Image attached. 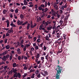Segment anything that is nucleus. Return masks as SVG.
Masks as SVG:
<instances>
[{
  "mask_svg": "<svg viewBox=\"0 0 79 79\" xmlns=\"http://www.w3.org/2000/svg\"><path fill=\"white\" fill-rule=\"evenodd\" d=\"M62 67H60V65H57L55 69L56 71V79H59L60 77V74L61 73L62 70H63Z\"/></svg>",
  "mask_w": 79,
  "mask_h": 79,
  "instance_id": "nucleus-1",
  "label": "nucleus"
},
{
  "mask_svg": "<svg viewBox=\"0 0 79 79\" xmlns=\"http://www.w3.org/2000/svg\"><path fill=\"white\" fill-rule=\"evenodd\" d=\"M46 15V13L44 12H42V13L41 14V18L43 19H45V16Z\"/></svg>",
  "mask_w": 79,
  "mask_h": 79,
  "instance_id": "nucleus-2",
  "label": "nucleus"
},
{
  "mask_svg": "<svg viewBox=\"0 0 79 79\" xmlns=\"http://www.w3.org/2000/svg\"><path fill=\"white\" fill-rule=\"evenodd\" d=\"M7 60L6 57L5 56H4L2 58V60H3L4 62H6Z\"/></svg>",
  "mask_w": 79,
  "mask_h": 79,
  "instance_id": "nucleus-3",
  "label": "nucleus"
},
{
  "mask_svg": "<svg viewBox=\"0 0 79 79\" xmlns=\"http://www.w3.org/2000/svg\"><path fill=\"white\" fill-rule=\"evenodd\" d=\"M21 77V74L20 73H18L16 76V78H18H18H20Z\"/></svg>",
  "mask_w": 79,
  "mask_h": 79,
  "instance_id": "nucleus-4",
  "label": "nucleus"
},
{
  "mask_svg": "<svg viewBox=\"0 0 79 79\" xmlns=\"http://www.w3.org/2000/svg\"><path fill=\"white\" fill-rule=\"evenodd\" d=\"M6 23H7V27H8L9 25V20H6Z\"/></svg>",
  "mask_w": 79,
  "mask_h": 79,
  "instance_id": "nucleus-5",
  "label": "nucleus"
},
{
  "mask_svg": "<svg viewBox=\"0 0 79 79\" xmlns=\"http://www.w3.org/2000/svg\"><path fill=\"white\" fill-rule=\"evenodd\" d=\"M54 7L55 9L56 10H58V6L57 5L55 4L54 6Z\"/></svg>",
  "mask_w": 79,
  "mask_h": 79,
  "instance_id": "nucleus-6",
  "label": "nucleus"
},
{
  "mask_svg": "<svg viewBox=\"0 0 79 79\" xmlns=\"http://www.w3.org/2000/svg\"><path fill=\"white\" fill-rule=\"evenodd\" d=\"M51 22H49V21H47V22H45V24L46 25V26H47L48 25V24H51Z\"/></svg>",
  "mask_w": 79,
  "mask_h": 79,
  "instance_id": "nucleus-7",
  "label": "nucleus"
},
{
  "mask_svg": "<svg viewBox=\"0 0 79 79\" xmlns=\"http://www.w3.org/2000/svg\"><path fill=\"white\" fill-rule=\"evenodd\" d=\"M41 20V17H39V18H37V20H36V21L37 22H39V21H40Z\"/></svg>",
  "mask_w": 79,
  "mask_h": 79,
  "instance_id": "nucleus-8",
  "label": "nucleus"
},
{
  "mask_svg": "<svg viewBox=\"0 0 79 79\" xmlns=\"http://www.w3.org/2000/svg\"><path fill=\"white\" fill-rule=\"evenodd\" d=\"M52 28V29H53V30H58L57 27H56V26H55V25H53Z\"/></svg>",
  "mask_w": 79,
  "mask_h": 79,
  "instance_id": "nucleus-9",
  "label": "nucleus"
},
{
  "mask_svg": "<svg viewBox=\"0 0 79 79\" xmlns=\"http://www.w3.org/2000/svg\"><path fill=\"white\" fill-rule=\"evenodd\" d=\"M12 72H14V73H17V72L18 71V70H17L16 69H13V70L12 69Z\"/></svg>",
  "mask_w": 79,
  "mask_h": 79,
  "instance_id": "nucleus-10",
  "label": "nucleus"
},
{
  "mask_svg": "<svg viewBox=\"0 0 79 79\" xmlns=\"http://www.w3.org/2000/svg\"><path fill=\"white\" fill-rule=\"evenodd\" d=\"M10 25L13 27H17L16 25H15V24H13V23H11L10 24Z\"/></svg>",
  "mask_w": 79,
  "mask_h": 79,
  "instance_id": "nucleus-11",
  "label": "nucleus"
},
{
  "mask_svg": "<svg viewBox=\"0 0 79 79\" xmlns=\"http://www.w3.org/2000/svg\"><path fill=\"white\" fill-rule=\"evenodd\" d=\"M52 28V27H47V29L48 31H50Z\"/></svg>",
  "mask_w": 79,
  "mask_h": 79,
  "instance_id": "nucleus-12",
  "label": "nucleus"
},
{
  "mask_svg": "<svg viewBox=\"0 0 79 79\" xmlns=\"http://www.w3.org/2000/svg\"><path fill=\"white\" fill-rule=\"evenodd\" d=\"M7 12V10L6 9H4V10H3V14L5 15Z\"/></svg>",
  "mask_w": 79,
  "mask_h": 79,
  "instance_id": "nucleus-13",
  "label": "nucleus"
},
{
  "mask_svg": "<svg viewBox=\"0 0 79 79\" xmlns=\"http://www.w3.org/2000/svg\"><path fill=\"white\" fill-rule=\"evenodd\" d=\"M23 3L24 5H27L28 3L27 2V1L26 0H23Z\"/></svg>",
  "mask_w": 79,
  "mask_h": 79,
  "instance_id": "nucleus-14",
  "label": "nucleus"
},
{
  "mask_svg": "<svg viewBox=\"0 0 79 79\" xmlns=\"http://www.w3.org/2000/svg\"><path fill=\"white\" fill-rule=\"evenodd\" d=\"M17 65L15 63H14L13 64V67H15V68L16 67H17Z\"/></svg>",
  "mask_w": 79,
  "mask_h": 79,
  "instance_id": "nucleus-15",
  "label": "nucleus"
},
{
  "mask_svg": "<svg viewBox=\"0 0 79 79\" xmlns=\"http://www.w3.org/2000/svg\"><path fill=\"white\" fill-rule=\"evenodd\" d=\"M28 23V22L27 21L25 22L24 23H23V24H22V25H21V26H24L25 24H27Z\"/></svg>",
  "mask_w": 79,
  "mask_h": 79,
  "instance_id": "nucleus-16",
  "label": "nucleus"
},
{
  "mask_svg": "<svg viewBox=\"0 0 79 79\" xmlns=\"http://www.w3.org/2000/svg\"><path fill=\"white\" fill-rule=\"evenodd\" d=\"M36 56L35 57L36 58H39L40 57V54L39 53H37Z\"/></svg>",
  "mask_w": 79,
  "mask_h": 79,
  "instance_id": "nucleus-17",
  "label": "nucleus"
},
{
  "mask_svg": "<svg viewBox=\"0 0 79 79\" xmlns=\"http://www.w3.org/2000/svg\"><path fill=\"white\" fill-rule=\"evenodd\" d=\"M20 23H21V22L20 20H18V21H17V24H18V25H21Z\"/></svg>",
  "mask_w": 79,
  "mask_h": 79,
  "instance_id": "nucleus-18",
  "label": "nucleus"
},
{
  "mask_svg": "<svg viewBox=\"0 0 79 79\" xmlns=\"http://www.w3.org/2000/svg\"><path fill=\"white\" fill-rule=\"evenodd\" d=\"M10 48V46H9V45H7L6 46V48L7 49H9Z\"/></svg>",
  "mask_w": 79,
  "mask_h": 79,
  "instance_id": "nucleus-19",
  "label": "nucleus"
},
{
  "mask_svg": "<svg viewBox=\"0 0 79 79\" xmlns=\"http://www.w3.org/2000/svg\"><path fill=\"white\" fill-rule=\"evenodd\" d=\"M35 74H32L31 77V78H34L35 77Z\"/></svg>",
  "mask_w": 79,
  "mask_h": 79,
  "instance_id": "nucleus-20",
  "label": "nucleus"
},
{
  "mask_svg": "<svg viewBox=\"0 0 79 79\" xmlns=\"http://www.w3.org/2000/svg\"><path fill=\"white\" fill-rule=\"evenodd\" d=\"M30 23H28L27 26V29L29 30V27H30Z\"/></svg>",
  "mask_w": 79,
  "mask_h": 79,
  "instance_id": "nucleus-21",
  "label": "nucleus"
},
{
  "mask_svg": "<svg viewBox=\"0 0 79 79\" xmlns=\"http://www.w3.org/2000/svg\"><path fill=\"white\" fill-rule=\"evenodd\" d=\"M23 43H24V40H22L20 41V45L23 44Z\"/></svg>",
  "mask_w": 79,
  "mask_h": 79,
  "instance_id": "nucleus-22",
  "label": "nucleus"
},
{
  "mask_svg": "<svg viewBox=\"0 0 79 79\" xmlns=\"http://www.w3.org/2000/svg\"><path fill=\"white\" fill-rule=\"evenodd\" d=\"M23 17H24V15L23 14H21L20 16V18H21V19H23Z\"/></svg>",
  "mask_w": 79,
  "mask_h": 79,
  "instance_id": "nucleus-23",
  "label": "nucleus"
},
{
  "mask_svg": "<svg viewBox=\"0 0 79 79\" xmlns=\"http://www.w3.org/2000/svg\"><path fill=\"white\" fill-rule=\"evenodd\" d=\"M6 55V54H5V52H3V53H2L0 54V56H2L5 55Z\"/></svg>",
  "mask_w": 79,
  "mask_h": 79,
  "instance_id": "nucleus-24",
  "label": "nucleus"
},
{
  "mask_svg": "<svg viewBox=\"0 0 79 79\" xmlns=\"http://www.w3.org/2000/svg\"><path fill=\"white\" fill-rule=\"evenodd\" d=\"M26 46L25 45L24 46V48H23V51L24 52H25L26 50Z\"/></svg>",
  "mask_w": 79,
  "mask_h": 79,
  "instance_id": "nucleus-25",
  "label": "nucleus"
},
{
  "mask_svg": "<svg viewBox=\"0 0 79 79\" xmlns=\"http://www.w3.org/2000/svg\"><path fill=\"white\" fill-rule=\"evenodd\" d=\"M41 44H40V47L42 48V49H43V45L44 44V43H41Z\"/></svg>",
  "mask_w": 79,
  "mask_h": 79,
  "instance_id": "nucleus-26",
  "label": "nucleus"
},
{
  "mask_svg": "<svg viewBox=\"0 0 79 79\" xmlns=\"http://www.w3.org/2000/svg\"><path fill=\"white\" fill-rule=\"evenodd\" d=\"M37 38L36 36H35V37H34L33 38V41L35 42L36 41V40L37 39Z\"/></svg>",
  "mask_w": 79,
  "mask_h": 79,
  "instance_id": "nucleus-27",
  "label": "nucleus"
},
{
  "mask_svg": "<svg viewBox=\"0 0 79 79\" xmlns=\"http://www.w3.org/2000/svg\"><path fill=\"white\" fill-rule=\"evenodd\" d=\"M46 40H49V37H48V36H46Z\"/></svg>",
  "mask_w": 79,
  "mask_h": 79,
  "instance_id": "nucleus-28",
  "label": "nucleus"
},
{
  "mask_svg": "<svg viewBox=\"0 0 79 79\" xmlns=\"http://www.w3.org/2000/svg\"><path fill=\"white\" fill-rule=\"evenodd\" d=\"M63 36L64 39L65 40L66 39V35L65 34H63Z\"/></svg>",
  "mask_w": 79,
  "mask_h": 79,
  "instance_id": "nucleus-29",
  "label": "nucleus"
},
{
  "mask_svg": "<svg viewBox=\"0 0 79 79\" xmlns=\"http://www.w3.org/2000/svg\"><path fill=\"white\" fill-rule=\"evenodd\" d=\"M63 23V20H60V21L59 23H60V25H62V24Z\"/></svg>",
  "mask_w": 79,
  "mask_h": 79,
  "instance_id": "nucleus-30",
  "label": "nucleus"
},
{
  "mask_svg": "<svg viewBox=\"0 0 79 79\" xmlns=\"http://www.w3.org/2000/svg\"><path fill=\"white\" fill-rule=\"evenodd\" d=\"M68 2H70V3L72 2L73 1V0H67Z\"/></svg>",
  "mask_w": 79,
  "mask_h": 79,
  "instance_id": "nucleus-31",
  "label": "nucleus"
},
{
  "mask_svg": "<svg viewBox=\"0 0 79 79\" xmlns=\"http://www.w3.org/2000/svg\"><path fill=\"white\" fill-rule=\"evenodd\" d=\"M40 39H39L37 40L36 42H37L38 43H40Z\"/></svg>",
  "mask_w": 79,
  "mask_h": 79,
  "instance_id": "nucleus-32",
  "label": "nucleus"
},
{
  "mask_svg": "<svg viewBox=\"0 0 79 79\" xmlns=\"http://www.w3.org/2000/svg\"><path fill=\"white\" fill-rule=\"evenodd\" d=\"M35 73V74L36 75L37 74H39V71L38 70H36Z\"/></svg>",
  "mask_w": 79,
  "mask_h": 79,
  "instance_id": "nucleus-33",
  "label": "nucleus"
},
{
  "mask_svg": "<svg viewBox=\"0 0 79 79\" xmlns=\"http://www.w3.org/2000/svg\"><path fill=\"white\" fill-rule=\"evenodd\" d=\"M13 73V71H12V69H11V71L9 72V74H10V75H11Z\"/></svg>",
  "mask_w": 79,
  "mask_h": 79,
  "instance_id": "nucleus-34",
  "label": "nucleus"
},
{
  "mask_svg": "<svg viewBox=\"0 0 79 79\" xmlns=\"http://www.w3.org/2000/svg\"><path fill=\"white\" fill-rule=\"evenodd\" d=\"M43 48L44 51H46V50L47 47H46L45 46H44Z\"/></svg>",
  "mask_w": 79,
  "mask_h": 79,
  "instance_id": "nucleus-35",
  "label": "nucleus"
},
{
  "mask_svg": "<svg viewBox=\"0 0 79 79\" xmlns=\"http://www.w3.org/2000/svg\"><path fill=\"white\" fill-rule=\"evenodd\" d=\"M13 58V56L11 55L10 56V60H11L12 58Z\"/></svg>",
  "mask_w": 79,
  "mask_h": 79,
  "instance_id": "nucleus-36",
  "label": "nucleus"
},
{
  "mask_svg": "<svg viewBox=\"0 0 79 79\" xmlns=\"http://www.w3.org/2000/svg\"><path fill=\"white\" fill-rule=\"evenodd\" d=\"M26 9V6H23L22 7V9L23 10H24L25 9Z\"/></svg>",
  "mask_w": 79,
  "mask_h": 79,
  "instance_id": "nucleus-37",
  "label": "nucleus"
},
{
  "mask_svg": "<svg viewBox=\"0 0 79 79\" xmlns=\"http://www.w3.org/2000/svg\"><path fill=\"white\" fill-rule=\"evenodd\" d=\"M45 20H43V22H42V24H44L45 26H46V25L45 24Z\"/></svg>",
  "mask_w": 79,
  "mask_h": 79,
  "instance_id": "nucleus-38",
  "label": "nucleus"
},
{
  "mask_svg": "<svg viewBox=\"0 0 79 79\" xmlns=\"http://www.w3.org/2000/svg\"><path fill=\"white\" fill-rule=\"evenodd\" d=\"M6 37V36L5 34H4L3 35H2V39H4Z\"/></svg>",
  "mask_w": 79,
  "mask_h": 79,
  "instance_id": "nucleus-39",
  "label": "nucleus"
},
{
  "mask_svg": "<svg viewBox=\"0 0 79 79\" xmlns=\"http://www.w3.org/2000/svg\"><path fill=\"white\" fill-rule=\"evenodd\" d=\"M44 31L46 33H48L49 32V31H46V30L45 29H44Z\"/></svg>",
  "mask_w": 79,
  "mask_h": 79,
  "instance_id": "nucleus-40",
  "label": "nucleus"
},
{
  "mask_svg": "<svg viewBox=\"0 0 79 79\" xmlns=\"http://www.w3.org/2000/svg\"><path fill=\"white\" fill-rule=\"evenodd\" d=\"M15 13H18V9H16L15 10Z\"/></svg>",
  "mask_w": 79,
  "mask_h": 79,
  "instance_id": "nucleus-41",
  "label": "nucleus"
},
{
  "mask_svg": "<svg viewBox=\"0 0 79 79\" xmlns=\"http://www.w3.org/2000/svg\"><path fill=\"white\" fill-rule=\"evenodd\" d=\"M14 18L15 19H17V17L16 16V15L15 14H14Z\"/></svg>",
  "mask_w": 79,
  "mask_h": 79,
  "instance_id": "nucleus-42",
  "label": "nucleus"
},
{
  "mask_svg": "<svg viewBox=\"0 0 79 79\" xmlns=\"http://www.w3.org/2000/svg\"><path fill=\"white\" fill-rule=\"evenodd\" d=\"M18 59L19 60H20L21 59V57L20 56H19L18 57Z\"/></svg>",
  "mask_w": 79,
  "mask_h": 79,
  "instance_id": "nucleus-43",
  "label": "nucleus"
},
{
  "mask_svg": "<svg viewBox=\"0 0 79 79\" xmlns=\"http://www.w3.org/2000/svg\"><path fill=\"white\" fill-rule=\"evenodd\" d=\"M64 6L63 5H62L61 6V9L62 10H64Z\"/></svg>",
  "mask_w": 79,
  "mask_h": 79,
  "instance_id": "nucleus-44",
  "label": "nucleus"
},
{
  "mask_svg": "<svg viewBox=\"0 0 79 79\" xmlns=\"http://www.w3.org/2000/svg\"><path fill=\"white\" fill-rule=\"evenodd\" d=\"M44 10L45 11H44V12H47V11H48V9L47 8H45Z\"/></svg>",
  "mask_w": 79,
  "mask_h": 79,
  "instance_id": "nucleus-45",
  "label": "nucleus"
},
{
  "mask_svg": "<svg viewBox=\"0 0 79 79\" xmlns=\"http://www.w3.org/2000/svg\"><path fill=\"white\" fill-rule=\"evenodd\" d=\"M17 73H15L14 74V75H13V77L14 78H15V77L16 76H17Z\"/></svg>",
  "mask_w": 79,
  "mask_h": 79,
  "instance_id": "nucleus-46",
  "label": "nucleus"
},
{
  "mask_svg": "<svg viewBox=\"0 0 79 79\" xmlns=\"http://www.w3.org/2000/svg\"><path fill=\"white\" fill-rule=\"evenodd\" d=\"M6 58L8 59V57H9L10 56V55H7L6 56H5Z\"/></svg>",
  "mask_w": 79,
  "mask_h": 79,
  "instance_id": "nucleus-47",
  "label": "nucleus"
},
{
  "mask_svg": "<svg viewBox=\"0 0 79 79\" xmlns=\"http://www.w3.org/2000/svg\"><path fill=\"white\" fill-rule=\"evenodd\" d=\"M23 69L24 70H27V68L26 66H24Z\"/></svg>",
  "mask_w": 79,
  "mask_h": 79,
  "instance_id": "nucleus-48",
  "label": "nucleus"
},
{
  "mask_svg": "<svg viewBox=\"0 0 79 79\" xmlns=\"http://www.w3.org/2000/svg\"><path fill=\"white\" fill-rule=\"evenodd\" d=\"M33 45L34 47H36L37 46V44L35 43L33 44Z\"/></svg>",
  "mask_w": 79,
  "mask_h": 79,
  "instance_id": "nucleus-49",
  "label": "nucleus"
},
{
  "mask_svg": "<svg viewBox=\"0 0 79 79\" xmlns=\"http://www.w3.org/2000/svg\"><path fill=\"white\" fill-rule=\"evenodd\" d=\"M3 29L6 31H8L9 30V28H3Z\"/></svg>",
  "mask_w": 79,
  "mask_h": 79,
  "instance_id": "nucleus-50",
  "label": "nucleus"
},
{
  "mask_svg": "<svg viewBox=\"0 0 79 79\" xmlns=\"http://www.w3.org/2000/svg\"><path fill=\"white\" fill-rule=\"evenodd\" d=\"M39 48L38 46H37L35 47V49H36V50H38Z\"/></svg>",
  "mask_w": 79,
  "mask_h": 79,
  "instance_id": "nucleus-51",
  "label": "nucleus"
},
{
  "mask_svg": "<svg viewBox=\"0 0 79 79\" xmlns=\"http://www.w3.org/2000/svg\"><path fill=\"white\" fill-rule=\"evenodd\" d=\"M67 3H66V4H65V5L64 6V8H67Z\"/></svg>",
  "mask_w": 79,
  "mask_h": 79,
  "instance_id": "nucleus-52",
  "label": "nucleus"
},
{
  "mask_svg": "<svg viewBox=\"0 0 79 79\" xmlns=\"http://www.w3.org/2000/svg\"><path fill=\"white\" fill-rule=\"evenodd\" d=\"M7 40H8L7 39H6V40H4V43H5V44L7 43Z\"/></svg>",
  "mask_w": 79,
  "mask_h": 79,
  "instance_id": "nucleus-53",
  "label": "nucleus"
},
{
  "mask_svg": "<svg viewBox=\"0 0 79 79\" xmlns=\"http://www.w3.org/2000/svg\"><path fill=\"white\" fill-rule=\"evenodd\" d=\"M48 35H49V38H52V35H51L50 33H48Z\"/></svg>",
  "mask_w": 79,
  "mask_h": 79,
  "instance_id": "nucleus-54",
  "label": "nucleus"
},
{
  "mask_svg": "<svg viewBox=\"0 0 79 79\" xmlns=\"http://www.w3.org/2000/svg\"><path fill=\"white\" fill-rule=\"evenodd\" d=\"M41 74L42 75H43V76L44 77H45V76H46V74H44V73H41Z\"/></svg>",
  "mask_w": 79,
  "mask_h": 79,
  "instance_id": "nucleus-55",
  "label": "nucleus"
},
{
  "mask_svg": "<svg viewBox=\"0 0 79 79\" xmlns=\"http://www.w3.org/2000/svg\"><path fill=\"white\" fill-rule=\"evenodd\" d=\"M29 53H30L31 56H32L33 55L32 52H31V51H30Z\"/></svg>",
  "mask_w": 79,
  "mask_h": 79,
  "instance_id": "nucleus-56",
  "label": "nucleus"
},
{
  "mask_svg": "<svg viewBox=\"0 0 79 79\" xmlns=\"http://www.w3.org/2000/svg\"><path fill=\"white\" fill-rule=\"evenodd\" d=\"M9 16H10V17L11 18H12L13 17V15L11 13L10 15Z\"/></svg>",
  "mask_w": 79,
  "mask_h": 79,
  "instance_id": "nucleus-57",
  "label": "nucleus"
},
{
  "mask_svg": "<svg viewBox=\"0 0 79 79\" xmlns=\"http://www.w3.org/2000/svg\"><path fill=\"white\" fill-rule=\"evenodd\" d=\"M26 47L27 48H28V47L30 46V44H27L26 45Z\"/></svg>",
  "mask_w": 79,
  "mask_h": 79,
  "instance_id": "nucleus-58",
  "label": "nucleus"
},
{
  "mask_svg": "<svg viewBox=\"0 0 79 79\" xmlns=\"http://www.w3.org/2000/svg\"><path fill=\"white\" fill-rule=\"evenodd\" d=\"M27 74L26 73V74H25L24 75H23V78L26 77L27 76Z\"/></svg>",
  "mask_w": 79,
  "mask_h": 79,
  "instance_id": "nucleus-59",
  "label": "nucleus"
},
{
  "mask_svg": "<svg viewBox=\"0 0 79 79\" xmlns=\"http://www.w3.org/2000/svg\"><path fill=\"white\" fill-rule=\"evenodd\" d=\"M68 19V16H66L65 17V20H67Z\"/></svg>",
  "mask_w": 79,
  "mask_h": 79,
  "instance_id": "nucleus-60",
  "label": "nucleus"
},
{
  "mask_svg": "<svg viewBox=\"0 0 79 79\" xmlns=\"http://www.w3.org/2000/svg\"><path fill=\"white\" fill-rule=\"evenodd\" d=\"M51 17V15H49L47 16L48 18H50Z\"/></svg>",
  "mask_w": 79,
  "mask_h": 79,
  "instance_id": "nucleus-61",
  "label": "nucleus"
},
{
  "mask_svg": "<svg viewBox=\"0 0 79 79\" xmlns=\"http://www.w3.org/2000/svg\"><path fill=\"white\" fill-rule=\"evenodd\" d=\"M40 73H39V74H38V75L37 76V77L38 78H39L40 77Z\"/></svg>",
  "mask_w": 79,
  "mask_h": 79,
  "instance_id": "nucleus-62",
  "label": "nucleus"
},
{
  "mask_svg": "<svg viewBox=\"0 0 79 79\" xmlns=\"http://www.w3.org/2000/svg\"><path fill=\"white\" fill-rule=\"evenodd\" d=\"M41 60H43L44 59V57H42L41 58Z\"/></svg>",
  "mask_w": 79,
  "mask_h": 79,
  "instance_id": "nucleus-63",
  "label": "nucleus"
},
{
  "mask_svg": "<svg viewBox=\"0 0 79 79\" xmlns=\"http://www.w3.org/2000/svg\"><path fill=\"white\" fill-rule=\"evenodd\" d=\"M20 48H18L17 49V52H18L20 51Z\"/></svg>",
  "mask_w": 79,
  "mask_h": 79,
  "instance_id": "nucleus-64",
  "label": "nucleus"
}]
</instances>
